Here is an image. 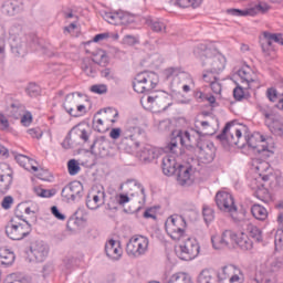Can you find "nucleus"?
Wrapping results in <instances>:
<instances>
[{
	"label": "nucleus",
	"mask_w": 283,
	"mask_h": 283,
	"mask_svg": "<svg viewBox=\"0 0 283 283\" xmlns=\"http://www.w3.org/2000/svg\"><path fill=\"white\" fill-rule=\"evenodd\" d=\"M195 56L201 61L206 71L202 75L203 81H211V77L218 76L227 65V57L214 49H209L207 44H199L193 50Z\"/></svg>",
	"instance_id": "f257e3e1"
},
{
	"label": "nucleus",
	"mask_w": 283,
	"mask_h": 283,
	"mask_svg": "<svg viewBox=\"0 0 283 283\" xmlns=\"http://www.w3.org/2000/svg\"><path fill=\"white\" fill-rule=\"evenodd\" d=\"M140 104L148 112H166L174 105V99L165 92H150L143 95Z\"/></svg>",
	"instance_id": "f03ea898"
},
{
	"label": "nucleus",
	"mask_w": 283,
	"mask_h": 283,
	"mask_svg": "<svg viewBox=\"0 0 283 283\" xmlns=\"http://www.w3.org/2000/svg\"><path fill=\"white\" fill-rule=\"evenodd\" d=\"M145 130L140 128L138 118L129 119L126 123V127L124 130L120 128H112L109 132V136L113 140H118V138L122 136V143H127V140H130L135 145V147H140V143L135 142L138 136L144 134Z\"/></svg>",
	"instance_id": "7ed1b4c3"
},
{
	"label": "nucleus",
	"mask_w": 283,
	"mask_h": 283,
	"mask_svg": "<svg viewBox=\"0 0 283 283\" xmlns=\"http://www.w3.org/2000/svg\"><path fill=\"white\" fill-rule=\"evenodd\" d=\"M156 85H158L156 72L144 71L137 74L133 81V88L137 94H151Z\"/></svg>",
	"instance_id": "20e7f679"
},
{
	"label": "nucleus",
	"mask_w": 283,
	"mask_h": 283,
	"mask_svg": "<svg viewBox=\"0 0 283 283\" xmlns=\"http://www.w3.org/2000/svg\"><path fill=\"white\" fill-rule=\"evenodd\" d=\"M240 138H242V130L235 127L233 122H228L221 134L217 135V140H219L226 149L233 147V145L240 147Z\"/></svg>",
	"instance_id": "39448f33"
},
{
	"label": "nucleus",
	"mask_w": 283,
	"mask_h": 283,
	"mask_svg": "<svg viewBox=\"0 0 283 283\" xmlns=\"http://www.w3.org/2000/svg\"><path fill=\"white\" fill-rule=\"evenodd\" d=\"M214 200L220 211L230 213L233 222H240V218H238V207L235 206V201L233 200V196L231 193L219 191L217 192Z\"/></svg>",
	"instance_id": "423d86ee"
},
{
	"label": "nucleus",
	"mask_w": 283,
	"mask_h": 283,
	"mask_svg": "<svg viewBox=\"0 0 283 283\" xmlns=\"http://www.w3.org/2000/svg\"><path fill=\"white\" fill-rule=\"evenodd\" d=\"M165 227L171 240L178 242V240H180V238L185 235V228L187 227V221L185 220V217L175 214L167 219Z\"/></svg>",
	"instance_id": "0eeeda50"
},
{
	"label": "nucleus",
	"mask_w": 283,
	"mask_h": 283,
	"mask_svg": "<svg viewBox=\"0 0 283 283\" xmlns=\"http://www.w3.org/2000/svg\"><path fill=\"white\" fill-rule=\"evenodd\" d=\"M178 143L181 147H190L191 135L189 132H174L170 143L166 146V151L174 154L175 156H180L182 154V148L178 146Z\"/></svg>",
	"instance_id": "6e6552de"
},
{
	"label": "nucleus",
	"mask_w": 283,
	"mask_h": 283,
	"mask_svg": "<svg viewBox=\"0 0 283 283\" xmlns=\"http://www.w3.org/2000/svg\"><path fill=\"white\" fill-rule=\"evenodd\" d=\"M166 81H170V87L172 92L180 90V85H185L190 81L191 75L178 67H169L164 71Z\"/></svg>",
	"instance_id": "1a4fd4ad"
},
{
	"label": "nucleus",
	"mask_w": 283,
	"mask_h": 283,
	"mask_svg": "<svg viewBox=\"0 0 283 283\" xmlns=\"http://www.w3.org/2000/svg\"><path fill=\"white\" fill-rule=\"evenodd\" d=\"M200 254V244L196 239L188 238L177 250V255L180 260L189 262L196 260Z\"/></svg>",
	"instance_id": "9d476101"
},
{
	"label": "nucleus",
	"mask_w": 283,
	"mask_h": 283,
	"mask_svg": "<svg viewBox=\"0 0 283 283\" xmlns=\"http://www.w3.org/2000/svg\"><path fill=\"white\" fill-rule=\"evenodd\" d=\"M32 231V224L30 222L25 221V224L23 223H10L6 227V233L10 238V240H23V238H28Z\"/></svg>",
	"instance_id": "9b49d317"
},
{
	"label": "nucleus",
	"mask_w": 283,
	"mask_h": 283,
	"mask_svg": "<svg viewBox=\"0 0 283 283\" xmlns=\"http://www.w3.org/2000/svg\"><path fill=\"white\" fill-rule=\"evenodd\" d=\"M148 247L149 239H147L146 237H133L126 245V253H128L133 258H138V255H144Z\"/></svg>",
	"instance_id": "f8f14e48"
},
{
	"label": "nucleus",
	"mask_w": 283,
	"mask_h": 283,
	"mask_svg": "<svg viewBox=\"0 0 283 283\" xmlns=\"http://www.w3.org/2000/svg\"><path fill=\"white\" fill-rule=\"evenodd\" d=\"M107 195L105 193V188L92 190L86 197V207L95 211V209H99L105 205V198Z\"/></svg>",
	"instance_id": "ddd939ff"
},
{
	"label": "nucleus",
	"mask_w": 283,
	"mask_h": 283,
	"mask_svg": "<svg viewBox=\"0 0 283 283\" xmlns=\"http://www.w3.org/2000/svg\"><path fill=\"white\" fill-rule=\"evenodd\" d=\"M238 268L235 265H226L218 272L219 283H242L240 276L235 274Z\"/></svg>",
	"instance_id": "4468645a"
},
{
	"label": "nucleus",
	"mask_w": 283,
	"mask_h": 283,
	"mask_svg": "<svg viewBox=\"0 0 283 283\" xmlns=\"http://www.w3.org/2000/svg\"><path fill=\"white\" fill-rule=\"evenodd\" d=\"M62 197L66 200H80L83 197V184L73 181L62 189Z\"/></svg>",
	"instance_id": "2eb2a0df"
},
{
	"label": "nucleus",
	"mask_w": 283,
	"mask_h": 283,
	"mask_svg": "<svg viewBox=\"0 0 283 283\" xmlns=\"http://www.w3.org/2000/svg\"><path fill=\"white\" fill-rule=\"evenodd\" d=\"M30 252L32 253L35 262H45V259L50 253V248L43 241H35L31 244Z\"/></svg>",
	"instance_id": "dca6fc26"
},
{
	"label": "nucleus",
	"mask_w": 283,
	"mask_h": 283,
	"mask_svg": "<svg viewBox=\"0 0 283 283\" xmlns=\"http://www.w3.org/2000/svg\"><path fill=\"white\" fill-rule=\"evenodd\" d=\"M124 186L126 187L129 196H140L139 202H147V193L145 192V187L140 185L136 179H128Z\"/></svg>",
	"instance_id": "f3484780"
},
{
	"label": "nucleus",
	"mask_w": 283,
	"mask_h": 283,
	"mask_svg": "<svg viewBox=\"0 0 283 283\" xmlns=\"http://www.w3.org/2000/svg\"><path fill=\"white\" fill-rule=\"evenodd\" d=\"M105 253L111 260H119L123 255V248H120V241L111 239L105 244Z\"/></svg>",
	"instance_id": "a211bd4d"
},
{
	"label": "nucleus",
	"mask_w": 283,
	"mask_h": 283,
	"mask_svg": "<svg viewBox=\"0 0 283 283\" xmlns=\"http://www.w3.org/2000/svg\"><path fill=\"white\" fill-rule=\"evenodd\" d=\"M191 166L179 165L175 174V176H177V182L181 186L189 185V181L191 180Z\"/></svg>",
	"instance_id": "6ab92c4d"
},
{
	"label": "nucleus",
	"mask_w": 283,
	"mask_h": 283,
	"mask_svg": "<svg viewBox=\"0 0 283 283\" xmlns=\"http://www.w3.org/2000/svg\"><path fill=\"white\" fill-rule=\"evenodd\" d=\"M200 158L203 163H213L216 158V146L213 143H209L200 148Z\"/></svg>",
	"instance_id": "aec40b11"
},
{
	"label": "nucleus",
	"mask_w": 283,
	"mask_h": 283,
	"mask_svg": "<svg viewBox=\"0 0 283 283\" xmlns=\"http://www.w3.org/2000/svg\"><path fill=\"white\" fill-rule=\"evenodd\" d=\"M23 10V6L19 3L18 1H6L2 4V14H6L7 17H14L15 14H19Z\"/></svg>",
	"instance_id": "412c9836"
},
{
	"label": "nucleus",
	"mask_w": 283,
	"mask_h": 283,
	"mask_svg": "<svg viewBox=\"0 0 283 283\" xmlns=\"http://www.w3.org/2000/svg\"><path fill=\"white\" fill-rule=\"evenodd\" d=\"M176 157L166 156L163 159V171L165 176H176V171L178 168H176Z\"/></svg>",
	"instance_id": "4be33fe9"
},
{
	"label": "nucleus",
	"mask_w": 283,
	"mask_h": 283,
	"mask_svg": "<svg viewBox=\"0 0 283 283\" xmlns=\"http://www.w3.org/2000/svg\"><path fill=\"white\" fill-rule=\"evenodd\" d=\"M25 111V106L19 102H13L10 106L7 107V116L10 118L19 119V117L23 114Z\"/></svg>",
	"instance_id": "5701e85b"
},
{
	"label": "nucleus",
	"mask_w": 283,
	"mask_h": 283,
	"mask_svg": "<svg viewBox=\"0 0 283 283\" xmlns=\"http://www.w3.org/2000/svg\"><path fill=\"white\" fill-rule=\"evenodd\" d=\"M14 252L6 248H0V264L2 266H12L14 264Z\"/></svg>",
	"instance_id": "b1692460"
},
{
	"label": "nucleus",
	"mask_w": 283,
	"mask_h": 283,
	"mask_svg": "<svg viewBox=\"0 0 283 283\" xmlns=\"http://www.w3.org/2000/svg\"><path fill=\"white\" fill-rule=\"evenodd\" d=\"M237 75L241 80V83H244L247 87H250L251 83L255 82V77H253V73H251V69L249 66L240 69L237 72Z\"/></svg>",
	"instance_id": "393cba45"
},
{
	"label": "nucleus",
	"mask_w": 283,
	"mask_h": 283,
	"mask_svg": "<svg viewBox=\"0 0 283 283\" xmlns=\"http://www.w3.org/2000/svg\"><path fill=\"white\" fill-rule=\"evenodd\" d=\"M266 126L270 132L274 134V136H283V123L280 118V115H276L273 119H271Z\"/></svg>",
	"instance_id": "a878e982"
},
{
	"label": "nucleus",
	"mask_w": 283,
	"mask_h": 283,
	"mask_svg": "<svg viewBox=\"0 0 283 283\" xmlns=\"http://www.w3.org/2000/svg\"><path fill=\"white\" fill-rule=\"evenodd\" d=\"M158 157V153H156V149L151 146H146L144 149L139 153V158L143 163H151V160H156Z\"/></svg>",
	"instance_id": "bb28decb"
},
{
	"label": "nucleus",
	"mask_w": 283,
	"mask_h": 283,
	"mask_svg": "<svg viewBox=\"0 0 283 283\" xmlns=\"http://www.w3.org/2000/svg\"><path fill=\"white\" fill-rule=\"evenodd\" d=\"M234 242L241 248L242 251H251L253 249V241L244 233H241L239 237L237 234V240Z\"/></svg>",
	"instance_id": "cd10ccee"
},
{
	"label": "nucleus",
	"mask_w": 283,
	"mask_h": 283,
	"mask_svg": "<svg viewBox=\"0 0 283 283\" xmlns=\"http://www.w3.org/2000/svg\"><path fill=\"white\" fill-rule=\"evenodd\" d=\"M77 105H78V99L76 97H74V93L66 95L63 107H64L65 112H67V114H70V116H72V113L74 112V109H76Z\"/></svg>",
	"instance_id": "c85d7f7f"
},
{
	"label": "nucleus",
	"mask_w": 283,
	"mask_h": 283,
	"mask_svg": "<svg viewBox=\"0 0 283 283\" xmlns=\"http://www.w3.org/2000/svg\"><path fill=\"white\" fill-rule=\"evenodd\" d=\"M251 213L256 220H266V218H269V212L266 211V208L258 203L251 207Z\"/></svg>",
	"instance_id": "c756f323"
},
{
	"label": "nucleus",
	"mask_w": 283,
	"mask_h": 283,
	"mask_svg": "<svg viewBox=\"0 0 283 283\" xmlns=\"http://www.w3.org/2000/svg\"><path fill=\"white\" fill-rule=\"evenodd\" d=\"M12 185V172L0 175V193H6Z\"/></svg>",
	"instance_id": "7c9ffc66"
},
{
	"label": "nucleus",
	"mask_w": 283,
	"mask_h": 283,
	"mask_svg": "<svg viewBox=\"0 0 283 283\" xmlns=\"http://www.w3.org/2000/svg\"><path fill=\"white\" fill-rule=\"evenodd\" d=\"M146 23L147 25H149L153 32H159L161 34H165V32H167V25L160 20L148 19Z\"/></svg>",
	"instance_id": "2f4dec72"
},
{
	"label": "nucleus",
	"mask_w": 283,
	"mask_h": 283,
	"mask_svg": "<svg viewBox=\"0 0 283 283\" xmlns=\"http://www.w3.org/2000/svg\"><path fill=\"white\" fill-rule=\"evenodd\" d=\"M82 70L83 72H85L86 76L94 77V75L96 74V69H94L93 57H86L82 61Z\"/></svg>",
	"instance_id": "473e14b6"
},
{
	"label": "nucleus",
	"mask_w": 283,
	"mask_h": 283,
	"mask_svg": "<svg viewBox=\"0 0 283 283\" xmlns=\"http://www.w3.org/2000/svg\"><path fill=\"white\" fill-rule=\"evenodd\" d=\"M227 14H231V17H255V9H228Z\"/></svg>",
	"instance_id": "72a5a7b5"
},
{
	"label": "nucleus",
	"mask_w": 283,
	"mask_h": 283,
	"mask_svg": "<svg viewBox=\"0 0 283 283\" xmlns=\"http://www.w3.org/2000/svg\"><path fill=\"white\" fill-rule=\"evenodd\" d=\"M9 43L11 45V50H15L17 54H21V49L23 48V42L19 35L10 33Z\"/></svg>",
	"instance_id": "f704fd0d"
},
{
	"label": "nucleus",
	"mask_w": 283,
	"mask_h": 283,
	"mask_svg": "<svg viewBox=\"0 0 283 283\" xmlns=\"http://www.w3.org/2000/svg\"><path fill=\"white\" fill-rule=\"evenodd\" d=\"M205 82L209 83L213 94H221L222 84L220 83V77H218V75H212V77L209 81Z\"/></svg>",
	"instance_id": "c9c22d12"
},
{
	"label": "nucleus",
	"mask_w": 283,
	"mask_h": 283,
	"mask_svg": "<svg viewBox=\"0 0 283 283\" xmlns=\"http://www.w3.org/2000/svg\"><path fill=\"white\" fill-rule=\"evenodd\" d=\"M260 43L263 54L269 55V53L271 52V48L273 45V41L270 40L269 35L266 34V31L263 32V38H261Z\"/></svg>",
	"instance_id": "e433bc0d"
},
{
	"label": "nucleus",
	"mask_w": 283,
	"mask_h": 283,
	"mask_svg": "<svg viewBox=\"0 0 283 283\" xmlns=\"http://www.w3.org/2000/svg\"><path fill=\"white\" fill-rule=\"evenodd\" d=\"M93 62L96 63L97 65H101L102 67H105V65L109 63V57H107V54L105 53V51H98L93 56Z\"/></svg>",
	"instance_id": "4c0bfd02"
},
{
	"label": "nucleus",
	"mask_w": 283,
	"mask_h": 283,
	"mask_svg": "<svg viewBox=\"0 0 283 283\" xmlns=\"http://www.w3.org/2000/svg\"><path fill=\"white\" fill-rule=\"evenodd\" d=\"M216 279H213V274L209 270H202L197 279V283H213Z\"/></svg>",
	"instance_id": "58836bf2"
},
{
	"label": "nucleus",
	"mask_w": 283,
	"mask_h": 283,
	"mask_svg": "<svg viewBox=\"0 0 283 283\" xmlns=\"http://www.w3.org/2000/svg\"><path fill=\"white\" fill-rule=\"evenodd\" d=\"M177 6L179 8H200L202 6V0H177Z\"/></svg>",
	"instance_id": "ea45409f"
},
{
	"label": "nucleus",
	"mask_w": 283,
	"mask_h": 283,
	"mask_svg": "<svg viewBox=\"0 0 283 283\" xmlns=\"http://www.w3.org/2000/svg\"><path fill=\"white\" fill-rule=\"evenodd\" d=\"M259 112L262 114V116H264L265 118V125H268L269 123H271V120H273V118L275 116H277V113H275L273 109L269 108V107H263L261 106L259 108Z\"/></svg>",
	"instance_id": "a19ab883"
},
{
	"label": "nucleus",
	"mask_w": 283,
	"mask_h": 283,
	"mask_svg": "<svg viewBox=\"0 0 283 283\" xmlns=\"http://www.w3.org/2000/svg\"><path fill=\"white\" fill-rule=\"evenodd\" d=\"M213 249L220 250L224 249V247H229V240H226L221 237H212L211 238Z\"/></svg>",
	"instance_id": "79ce46f5"
},
{
	"label": "nucleus",
	"mask_w": 283,
	"mask_h": 283,
	"mask_svg": "<svg viewBox=\"0 0 283 283\" xmlns=\"http://www.w3.org/2000/svg\"><path fill=\"white\" fill-rule=\"evenodd\" d=\"M72 133L75 136H78V138H81V140H83L84 143H87V140H90V133H87V130L85 128H82L81 126H75L72 129Z\"/></svg>",
	"instance_id": "37998d69"
},
{
	"label": "nucleus",
	"mask_w": 283,
	"mask_h": 283,
	"mask_svg": "<svg viewBox=\"0 0 283 283\" xmlns=\"http://www.w3.org/2000/svg\"><path fill=\"white\" fill-rule=\"evenodd\" d=\"M248 230L250 238H253L256 242H262V230H260V228L256 226H249Z\"/></svg>",
	"instance_id": "c03bdc74"
},
{
	"label": "nucleus",
	"mask_w": 283,
	"mask_h": 283,
	"mask_svg": "<svg viewBox=\"0 0 283 283\" xmlns=\"http://www.w3.org/2000/svg\"><path fill=\"white\" fill-rule=\"evenodd\" d=\"M247 90H249L247 85L245 86L238 85L233 90V97L235 98V101H242V98H247Z\"/></svg>",
	"instance_id": "a18cd8bd"
},
{
	"label": "nucleus",
	"mask_w": 283,
	"mask_h": 283,
	"mask_svg": "<svg viewBox=\"0 0 283 283\" xmlns=\"http://www.w3.org/2000/svg\"><path fill=\"white\" fill-rule=\"evenodd\" d=\"M25 209H28V202L19 203L14 210V216L22 222H28L25 218H23V213H25Z\"/></svg>",
	"instance_id": "49530a36"
},
{
	"label": "nucleus",
	"mask_w": 283,
	"mask_h": 283,
	"mask_svg": "<svg viewBox=\"0 0 283 283\" xmlns=\"http://www.w3.org/2000/svg\"><path fill=\"white\" fill-rule=\"evenodd\" d=\"M25 92H27L28 96H31V98H34L41 94V87H39V85H36L34 83H30L27 86Z\"/></svg>",
	"instance_id": "de8ad7c7"
},
{
	"label": "nucleus",
	"mask_w": 283,
	"mask_h": 283,
	"mask_svg": "<svg viewBox=\"0 0 283 283\" xmlns=\"http://www.w3.org/2000/svg\"><path fill=\"white\" fill-rule=\"evenodd\" d=\"M67 169L70 176H76V174L81 171V166H78V161H76V159H70L67 163Z\"/></svg>",
	"instance_id": "09e8293b"
},
{
	"label": "nucleus",
	"mask_w": 283,
	"mask_h": 283,
	"mask_svg": "<svg viewBox=\"0 0 283 283\" xmlns=\"http://www.w3.org/2000/svg\"><path fill=\"white\" fill-rule=\"evenodd\" d=\"M93 129H95V132H99V134L107 132V127L105 126V123L101 118H97L96 116H94L93 118Z\"/></svg>",
	"instance_id": "8fccbe9b"
},
{
	"label": "nucleus",
	"mask_w": 283,
	"mask_h": 283,
	"mask_svg": "<svg viewBox=\"0 0 283 283\" xmlns=\"http://www.w3.org/2000/svg\"><path fill=\"white\" fill-rule=\"evenodd\" d=\"M202 216H203V220L207 224H209V222H213V218H216V216L213 213V209H211L207 206L203 207Z\"/></svg>",
	"instance_id": "3c124183"
},
{
	"label": "nucleus",
	"mask_w": 283,
	"mask_h": 283,
	"mask_svg": "<svg viewBox=\"0 0 283 283\" xmlns=\"http://www.w3.org/2000/svg\"><path fill=\"white\" fill-rule=\"evenodd\" d=\"M136 15L129 13V12H125L122 11V18H120V22L123 25H127L129 23H134V19Z\"/></svg>",
	"instance_id": "603ef678"
},
{
	"label": "nucleus",
	"mask_w": 283,
	"mask_h": 283,
	"mask_svg": "<svg viewBox=\"0 0 283 283\" xmlns=\"http://www.w3.org/2000/svg\"><path fill=\"white\" fill-rule=\"evenodd\" d=\"M91 92H93L94 94H107V85L105 84L92 85Z\"/></svg>",
	"instance_id": "864d4df0"
},
{
	"label": "nucleus",
	"mask_w": 283,
	"mask_h": 283,
	"mask_svg": "<svg viewBox=\"0 0 283 283\" xmlns=\"http://www.w3.org/2000/svg\"><path fill=\"white\" fill-rule=\"evenodd\" d=\"M101 75L103 78H106L107 81H114V78H116V74L114 73V70L109 67L102 70Z\"/></svg>",
	"instance_id": "5fc2aeb1"
},
{
	"label": "nucleus",
	"mask_w": 283,
	"mask_h": 283,
	"mask_svg": "<svg viewBox=\"0 0 283 283\" xmlns=\"http://www.w3.org/2000/svg\"><path fill=\"white\" fill-rule=\"evenodd\" d=\"M96 148L98 149H105V146H103V142L96 139L92 145H91V154H95V155H101L103 154V151L101 150H96Z\"/></svg>",
	"instance_id": "6e6d98bb"
},
{
	"label": "nucleus",
	"mask_w": 283,
	"mask_h": 283,
	"mask_svg": "<svg viewBox=\"0 0 283 283\" xmlns=\"http://www.w3.org/2000/svg\"><path fill=\"white\" fill-rule=\"evenodd\" d=\"M254 196L259 199V200H264V198H266V196H269V190L266 188H264V185H261L256 191L254 192Z\"/></svg>",
	"instance_id": "4d7b16f0"
},
{
	"label": "nucleus",
	"mask_w": 283,
	"mask_h": 283,
	"mask_svg": "<svg viewBox=\"0 0 283 283\" xmlns=\"http://www.w3.org/2000/svg\"><path fill=\"white\" fill-rule=\"evenodd\" d=\"M123 11H112L111 12V24L118 25L120 23Z\"/></svg>",
	"instance_id": "13d9d810"
},
{
	"label": "nucleus",
	"mask_w": 283,
	"mask_h": 283,
	"mask_svg": "<svg viewBox=\"0 0 283 283\" xmlns=\"http://www.w3.org/2000/svg\"><path fill=\"white\" fill-rule=\"evenodd\" d=\"M35 165L36 161L29 157L28 161H25L22 167L27 169V171H30V169H32V171H39V167H36Z\"/></svg>",
	"instance_id": "bf43d9fd"
},
{
	"label": "nucleus",
	"mask_w": 283,
	"mask_h": 283,
	"mask_svg": "<svg viewBox=\"0 0 283 283\" xmlns=\"http://www.w3.org/2000/svg\"><path fill=\"white\" fill-rule=\"evenodd\" d=\"M221 237L228 240V242H235L238 240V234L231 230H226Z\"/></svg>",
	"instance_id": "052dcab7"
},
{
	"label": "nucleus",
	"mask_w": 283,
	"mask_h": 283,
	"mask_svg": "<svg viewBox=\"0 0 283 283\" xmlns=\"http://www.w3.org/2000/svg\"><path fill=\"white\" fill-rule=\"evenodd\" d=\"M266 35L272 40V43H279V45H282V33H271L266 31Z\"/></svg>",
	"instance_id": "680f3d73"
},
{
	"label": "nucleus",
	"mask_w": 283,
	"mask_h": 283,
	"mask_svg": "<svg viewBox=\"0 0 283 283\" xmlns=\"http://www.w3.org/2000/svg\"><path fill=\"white\" fill-rule=\"evenodd\" d=\"M282 266H283L282 260L276 259L275 261H273V262L271 263L270 271H271L272 273H277V271H281Z\"/></svg>",
	"instance_id": "e2e57ef3"
},
{
	"label": "nucleus",
	"mask_w": 283,
	"mask_h": 283,
	"mask_svg": "<svg viewBox=\"0 0 283 283\" xmlns=\"http://www.w3.org/2000/svg\"><path fill=\"white\" fill-rule=\"evenodd\" d=\"M87 111L85 109V105H78L75 106V109H73L71 116H74L75 118L78 116H83Z\"/></svg>",
	"instance_id": "0e129e2a"
},
{
	"label": "nucleus",
	"mask_w": 283,
	"mask_h": 283,
	"mask_svg": "<svg viewBox=\"0 0 283 283\" xmlns=\"http://www.w3.org/2000/svg\"><path fill=\"white\" fill-rule=\"evenodd\" d=\"M12 202H14V199L11 196L4 197L1 202L2 209H10V207H12Z\"/></svg>",
	"instance_id": "69168bd1"
},
{
	"label": "nucleus",
	"mask_w": 283,
	"mask_h": 283,
	"mask_svg": "<svg viewBox=\"0 0 283 283\" xmlns=\"http://www.w3.org/2000/svg\"><path fill=\"white\" fill-rule=\"evenodd\" d=\"M51 213L56 218L57 220H65V214L61 213L59 210V207L52 206L51 207Z\"/></svg>",
	"instance_id": "338daca9"
},
{
	"label": "nucleus",
	"mask_w": 283,
	"mask_h": 283,
	"mask_svg": "<svg viewBox=\"0 0 283 283\" xmlns=\"http://www.w3.org/2000/svg\"><path fill=\"white\" fill-rule=\"evenodd\" d=\"M115 200L123 207L124 205H127V202H129V196L120 193L115 197Z\"/></svg>",
	"instance_id": "774afa93"
}]
</instances>
